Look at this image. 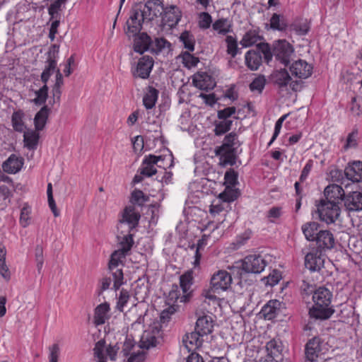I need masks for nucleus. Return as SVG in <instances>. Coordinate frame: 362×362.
Masks as SVG:
<instances>
[{
	"label": "nucleus",
	"instance_id": "obj_1",
	"mask_svg": "<svg viewBox=\"0 0 362 362\" xmlns=\"http://www.w3.org/2000/svg\"><path fill=\"white\" fill-rule=\"evenodd\" d=\"M332 297V293L326 288L320 287L315 290L313 295L314 305L310 310V316L320 320L329 318L334 311L329 306Z\"/></svg>",
	"mask_w": 362,
	"mask_h": 362
},
{
	"label": "nucleus",
	"instance_id": "obj_2",
	"mask_svg": "<svg viewBox=\"0 0 362 362\" xmlns=\"http://www.w3.org/2000/svg\"><path fill=\"white\" fill-rule=\"evenodd\" d=\"M240 146L235 132H230L226 135L221 146L215 149V154L220 157V162L223 165H233L235 163V152Z\"/></svg>",
	"mask_w": 362,
	"mask_h": 362
},
{
	"label": "nucleus",
	"instance_id": "obj_3",
	"mask_svg": "<svg viewBox=\"0 0 362 362\" xmlns=\"http://www.w3.org/2000/svg\"><path fill=\"white\" fill-rule=\"evenodd\" d=\"M270 79L279 89L284 90L288 86L293 91H299L303 87V81L294 80L286 69L275 70L270 76Z\"/></svg>",
	"mask_w": 362,
	"mask_h": 362
},
{
	"label": "nucleus",
	"instance_id": "obj_4",
	"mask_svg": "<svg viewBox=\"0 0 362 362\" xmlns=\"http://www.w3.org/2000/svg\"><path fill=\"white\" fill-rule=\"evenodd\" d=\"M316 206L320 219L327 224L334 223L339 217L341 209L334 202L321 199Z\"/></svg>",
	"mask_w": 362,
	"mask_h": 362
},
{
	"label": "nucleus",
	"instance_id": "obj_5",
	"mask_svg": "<svg viewBox=\"0 0 362 362\" xmlns=\"http://www.w3.org/2000/svg\"><path fill=\"white\" fill-rule=\"evenodd\" d=\"M126 256L122 254V252L115 250L112 255L108 264V269L110 272L111 276L113 280V288L117 291L122 285L124 284V274L122 269H118L119 263L121 259Z\"/></svg>",
	"mask_w": 362,
	"mask_h": 362
},
{
	"label": "nucleus",
	"instance_id": "obj_6",
	"mask_svg": "<svg viewBox=\"0 0 362 362\" xmlns=\"http://www.w3.org/2000/svg\"><path fill=\"white\" fill-rule=\"evenodd\" d=\"M139 219L140 214L135 211L134 206H126L117 224V231L121 230L122 234L131 232L138 225Z\"/></svg>",
	"mask_w": 362,
	"mask_h": 362
},
{
	"label": "nucleus",
	"instance_id": "obj_7",
	"mask_svg": "<svg viewBox=\"0 0 362 362\" xmlns=\"http://www.w3.org/2000/svg\"><path fill=\"white\" fill-rule=\"evenodd\" d=\"M162 332L158 322H154L146 329L141 335L140 347L148 349L156 346L158 340L161 337Z\"/></svg>",
	"mask_w": 362,
	"mask_h": 362
},
{
	"label": "nucleus",
	"instance_id": "obj_8",
	"mask_svg": "<svg viewBox=\"0 0 362 362\" xmlns=\"http://www.w3.org/2000/svg\"><path fill=\"white\" fill-rule=\"evenodd\" d=\"M59 52V45H52L47 53L45 67L41 74V81L47 83L50 76L57 71V59Z\"/></svg>",
	"mask_w": 362,
	"mask_h": 362
},
{
	"label": "nucleus",
	"instance_id": "obj_9",
	"mask_svg": "<svg viewBox=\"0 0 362 362\" xmlns=\"http://www.w3.org/2000/svg\"><path fill=\"white\" fill-rule=\"evenodd\" d=\"M267 264L266 257L260 255H250L243 260L242 268L247 273L259 274Z\"/></svg>",
	"mask_w": 362,
	"mask_h": 362
},
{
	"label": "nucleus",
	"instance_id": "obj_10",
	"mask_svg": "<svg viewBox=\"0 0 362 362\" xmlns=\"http://www.w3.org/2000/svg\"><path fill=\"white\" fill-rule=\"evenodd\" d=\"M293 54L292 45L284 40L277 41L274 46V56L282 64L287 66Z\"/></svg>",
	"mask_w": 362,
	"mask_h": 362
},
{
	"label": "nucleus",
	"instance_id": "obj_11",
	"mask_svg": "<svg viewBox=\"0 0 362 362\" xmlns=\"http://www.w3.org/2000/svg\"><path fill=\"white\" fill-rule=\"evenodd\" d=\"M230 274L225 270H218L211 278V289L214 293H219L228 289L232 284Z\"/></svg>",
	"mask_w": 362,
	"mask_h": 362
},
{
	"label": "nucleus",
	"instance_id": "obj_12",
	"mask_svg": "<svg viewBox=\"0 0 362 362\" xmlns=\"http://www.w3.org/2000/svg\"><path fill=\"white\" fill-rule=\"evenodd\" d=\"M164 8L160 0H148L144 8L140 11L142 20L152 21L154 18L161 16Z\"/></svg>",
	"mask_w": 362,
	"mask_h": 362
},
{
	"label": "nucleus",
	"instance_id": "obj_13",
	"mask_svg": "<svg viewBox=\"0 0 362 362\" xmlns=\"http://www.w3.org/2000/svg\"><path fill=\"white\" fill-rule=\"evenodd\" d=\"M289 71L292 77L302 81L303 79H306L312 75L313 66L306 61L298 59L291 64Z\"/></svg>",
	"mask_w": 362,
	"mask_h": 362
},
{
	"label": "nucleus",
	"instance_id": "obj_14",
	"mask_svg": "<svg viewBox=\"0 0 362 362\" xmlns=\"http://www.w3.org/2000/svg\"><path fill=\"white\" fill-rule=\"evenodd\" d=\"M163 160V158L161 156H157L151 154L146 156L139 170L140 174L146 177H151L157 174L156 168L161 167L160 165H158V163Z\"/></svg>",
	"mask_w": 362,
	"mask_h": 362
},
{
	"label": "nucleus",
	"instance_id": "obj_15",
	"mask_svg": "<svg viewBox=\"0 0 362 362\" xmlns=\"http://www.w3.org/2000/svg\"><path fill=\"white\" fill-rule=\"evenodd\" d=\"M141 4H138L133 6L129 19L127 21V30L126 33L127 35H132L136 36L142 28V22L144 21L139 19L140 11H141Z\"/></svg>",
	"mask_w": 362,
	"mask_h": 362
},
{
	"label": "nucleus",
	"instance_id": "obj_16",
	"mask_svg": "<svg viewBox=\"0 0 362 362\" xmlns=\"http://www.w3.org/2000/svg\"><path fill=\"white\" fill-rule=\"evenodd\" d=\"M325 259L322 256V250L313 248L305 257V265L310 271H320L324 266Z\"/></svg>",
	"mask_w": 362,
	"mask_h": 362
},
{
	"label": "nucleus",
	"instance_id": "obj_17",
	"mask_svg": "<svg viewBox=\"0 0 362 362\" xmlns=\"http://www.w3.org/2000/svg\"><path fill=\"white\" fill-rule=\"evenodd\" d=\"M153 63L151 57L146 55L140 58L136 69L132 71L134 77L143 79L148 78L153 69Z\"/></svg>",
	"mask_w": 362,
	"mask_h": 362
},
{
	"label": "nucleus",
	"instance_id": "obj_18",
	"mask_svg": "<svg viewBox=\"0 0 362 362\" xmlns=\"http://www.w3.org/2000/svg\"><path fill=\"white\" fill-rule=\"evenodd\" d=\"M193 85L202 90H211L216 86L213 77L205 71H198L192 76Z\"/></svg>",
	"mask_w": 362,
	"mask_h": 362
},
{
	"label": "nucleus",
	"instance_id": "obj_19",
	"mask_svg": "<svg viewBox=\"0 0 362 362\" xmlns=\"http://www.w3.org/2000/svg\"><path fill=\"white\" fill-rule=\"evenodd\" d=\"M325 201L334 202L339 205L344 197L346 196L342 187L337 184H332L327 186L324 190Z\"/></svg>",
	"mask_w": 362,
	"mask_h": 362
},
{
	"label": "nucleus",
	"instance_id": "obj_20",
	"mask_svg": "<svg viewBox=\"0 0 362 362\" xmlns=\"http://www.w3.org/2000/svg\"><path fill=\"white\" fill-rule=\"evenodd\" d=\"M163 21L170 27L175 26L181 18V11L176 6L171 5L164 8Z\"/></svg>",
	"mask_w": 362,
	"mask_h": 362
},
{
	"label": "nucleus",
	"instance_id": "obj_21",
	"mask_svg": "<svg viewBox=\"0 0 362 362\" xmlns=\"http://www.w3.org/2000/svg\"><path fill=\"white\" fill-rule=\"evenodd\" d=\"M344 206L349 211L362 210V192L355 191L349 192L344 197Z\"/></svg>",
	"mask_w": 362,
	"mask_h": 362
},
{
	"label": "nucleus",
	"instance_id": "obj_22",
	"mask_svg": "<svg viewBox=\"0 0 362 362\" xmlns=\"http://www.w3.org/2000/svg\"><path fill=\"white\" fill-rule=\"evenodd\" d=\"M180 288L182 291L181 302H187L192 296L193 284V276L192 272H187L180 277Z\"/></svg>",
	"mask_w": 362,
	"mask_h": 362
},
{
	"label": "nucleus",
	"instance_id": "obj_23",
	"mask_svg": "<svg viewBox=\"0 0 362 362\" xmlns=\"http://www.w3.org/2000/svg\"><path fill=\"white\" fill-rule=\"evenodd\" d=\"M344 173L348 180L353 182H359L362 181V162L354 161L349 163L345 168Z\"/></svg>",
	"mask_w": 362,
	"mask_h": 362
},
{
	"label": "nucleus",
	"instance_id": "obj_24",
	"mask_svg": "<svg viewBox=\"0 0 362 362\" xmlns=\"http://www.w3.org/2000/svg\"><path fill=\"white\" fill-rule=\"evenodd\" d=\"M320 250H331L334 247L335 240L333 234L327 230H322L318 233L315 240Z\"/></svg>",
	"mask_w": 362,
	"mask_h": 362
},
{
	"label": "nucleus",
	"instance_id": "obj_25",
	"mask_svg": "<svg viewBox=\"0 0 362 362\" xmlns=\"http://www.w3.org/2000/svg\"><path fill=\"white\" fill-rule=\"evenodd\" d=\"M23 165V159L15 154H11L2 164L4 172L15 174L21 170Z\"/></svg>",
	"mask_w": 362,
	"mask_h": 362
},
{
	"label": "nucleus",
	"instance_id": "obj_26",
	"mask_svg": "<svg viewBox=\"0 0 362 362\" xmlns=\"http://www.w3.org/2000/svg\"><path fill=\"white\" fill-rule=\"evenodd\" d=\"M203 337L204 336L195 329L194 332L186 334L183 338L182 341L186 348L189 351H191L198 349L202 346L204 341Z\"/></svg>",
	"mask_w": 362,
	"mask_h": 362
},
{
	"label": "nucleus",
	"instance_id": "obj_27",
	"mask_svg": "<svg viewBox=\"0 0 362 362\" xmlns=\"http://www.w3.org/2000/svg\"><path fill=\"white\" fill-rule=\"evenodd\" d=\"M245 62L247 67L251 71H257L262 63V58L260 52L257 50L250 49L245 53Z\"/></svg>",
	"mask_w": 362,
	"mask_h": 362
},
{
	"label": "nucleus",
	"instance_id": "obj_28",
	"mask_svg": "<svg viewBox=\"0 0 362 362\" xmlns=\"http://www.w3.org/2000/svg\"><path fill=\"white\" fill-rule=\"evenodd\" d=\"M320 339L319 337H313L310 339L305 345V357L310 361H314L320 352Z\"/></svg>",
	"mask_w": 362,
	"mask_h": 362
},
{
	"label": "nucleus",
	"instance_id": "obj_29",
	"mask_svg": "<svg viewBox=\"0 0 362 362\" xmlns=\"http://www.w3.org/2000/svg\"><path fill=\"white\" fill-rule=\"evenodd\" d=\"M151 38L146 33H141L134 38V50L139 54H143L150 49Z\"/></svg>",
	"mask_w": 362,
	"mask_h": 362
},
{
	"label": "nucleus",
	"instance_id": "obj_30",
	"mask_svg": "<svg viewBox=\"0 0 362 362\" xmlns=\"http://www.w3.org/2000/svg\"><path fill=\"white\" fill-rule=\"evenodd\" d=\"M195 329L204 337L211 334L214 329V321L212 317L209 315H204L199 317L196 322Z\"/></svg>",
	"mask_w": 362,
	"mask_h": 362
},
{
	"label": "nucleus",
	"instance_id": "obj_31",
	"mask_svg": "<svg viewBox=\"0 0 362 362\" xmlns=\"http://www.w3.org/2000/svg\"><path fill=\"white\" fill-rule=\"evenodd\" d=\"M110 304L107 302L98 305L94 311V322L96 325H103L109 319Z\"/></svg>",
	"mask_w": 362,
	"mask_h": 362
},
{
	"label": "nucleus",
	"instance_id": "obj_32",
	"mask_svg": "<svg viewBox=\"0 0 362 362\" xmlns=\"http://www.w3.org/2000/svg\"><path fill=\"white\" fill-rule=\"evenodd\" d=\"M39 131L29 129L24 132L23 134V145L24 147L30 150L35 151L37 148L40 134Z\"/></svg>",
	"mask_w": 362,
	"mask_h": 362
},
{
	"label": "nucleus",
	"instance_id": "obj_33",
	"mask_svg": "<svg viewBox=\"0 0 362 362\" xmlns=\"http://www.w3.org/2000/svg\"><path fill=\"white\" fill-rule=\"evenodd\" d=\"M117 238L119 240L120 245V247L117 250L122 252V254L126 256L134 244L132 235L130 232H125L122 234L121 230H119L117 233Z\"/></svg>",
	"mask_w": 362,
	"mask_h": 362
},
{
	"label": "nucleus",
	"instance_id": "obj_34",
	"mask_svg": "<svg viewBox=\"0 0 362 362\" xmlns=\"http://www.w3.org/2000/svg\"><path fill=\"white\" fill-rule=\"evenodd\" d=\"M281 303L278 300H271L263 306L261 313L265 319H274L279 310Z\"/></svg>",
	"mask_w": 362,
	"mask_h": 362
},
{
	"label": "nucleus",
	"instance_id": "obj_35",
	"mask_svg": "<svg viewBox=\"0 0 362 362\" xmlns=\"http://www.w3.org/2000/svg\"><path fill=\"white\" fill-rule=\"evenodd\" d=\"M49 114V109L47 105H44L36 113L34 117L35 129L36 131H42L47 123L48 116Z\"/></svg>",
	"mask_w": 362,
	"mask_h": 362
},
{
	"label": "nucleus",
	"instance_id": "obj_36",
	"mask_svg": "<svg viewBox=\"0 0 362 362\" xmlns=\"http://www.w3.org/2000/svg\"><path fill=\"white\" fill-rule=\"evenodd\" d=\"M320 224L311 221L305 223L302 226V231L305 238L309 241H315L321 230L319 229Z\"/></svg>",
	"mask_w": 362,
	"mask_h": 362
},
{
	"label": "nucleus",
	"instance_id": "obj_37",
	"mask_svg": "<svg viewBox=\"0 0 362 362\" xmlns=\"http://www.w3.org/2000/svg\"><path fill=\"white\" fill-rule=\"evenodd\" d=\"M261 39L262 37L259 35L258 31L256 30H249L243 36L240 44L243 47H249L256 44Z\"/></svg>",
	"mask_w": 362,
	"mask_h": 362
},
{
	"label": "nucleus",
	"instance_id": "obj_38",
	"mask_svg": "<svg viewBox=\"0 0 362 362\" xmlns=\"http://www.w3.org/2000/svg\"><path fill=\"white\" fill-rule=\"evenodd\" d=\"M171 44L163 37H157L154 41L151 40L150 50L152 53L158 54L161 52H169L171 49Z\"/></svg>",
	"mask_w": 362,
	"mask_h": 362
},
{
	"label": "nucleus",
	"instance_id": "obj_39",
	"mask_svg": "<svg viewBox=\"0 0 362 362\" xmlns=\"http://www.w3.org/2000/svg\"><path fill=\"white\" fill-rule=\"evenodd\" d=\"M269 25L274 30L284 31L288 27V22L284 15L274 13L270 18Z\"/></svg>",
	"mask_w": 362,
	"mask_h": 362
},
{
	"label": "nucleus",
	"instance_id": "obj_40",
	"mask_svg": "<svg viewBox=\"0 0 362 362\" xmlns=\"http://www.w3.org/2000/svg\"><path fill=\"white\" fill-rule=\"evenodd\" d=\"M266 350L269 358H275L281 354L282 344L279 339H273L266 344Z\"/></svg>",
	"mask_w": 362,
	"mask_h": 362
},
{
	"label": "nucleus",
	"instance_id": "obj_41",
	"mask_svg": "<svg viewBox=\"0 0 362 362\" xmlns=\"http://www.w3.org/2000/svg\"><path fill=\"white\" fill-rule=\"evenodd\" d=\"M158 90L153 87H149L143 98V103L145 107L148 110L153 108L158 100Z\"/></svg>",
	"mask_w": 362,
	"mask_h": 362
},
{
	"label": "nucleus",
	"instance_id": "obj_42",
	"mask_svg": "<svg viewBox=\"0 0 362 362\" xmlns=\"http://www.w3.org/2000/svg\"><path fill=\"white\" fill-rule=\"evenodd\" d=\"M25 115L22 110L15 111L11 116V123L15 131L23 132L25 129L23 117Z\"/></svg>",
	"mask_w": 362,
	"mask_h": 362
},
{
	"label": "nucleus",
	"instance_id": "obj_43",
	"mask_svg": "<svg viewBox=\"0 0 362 362\" xmlns=\"http://www.w3.org/2000/svg\"><path fill=\"white\" fill-rule=\"evenodd\" d=\"M212 28L221 35H226L231 31V25L227 18L218 19L212 24Z\"/></svg>",
	"mask_w": 362,
	"mask_h": 362
},
{
	"label": "nucleus",
	"instance_id": "obj_44",
	"mask_svg": "<svg viewBox=\"0 0 362 362\" xmlns=\"http://www.w3.org/2000/svg\"><path fill=\"white\" fill-rule=\"evenodd\" d=\"M35 94L36 97L32 100V102L36 105H44L48 97V86L47 83H44L42 87L35 90Z\"/></svg>",
	"mask_w": 362,
	"mask_h": 362
},
{
	"label": "nucleus",
	"instance_id": "obj_45",
	"mask_svg": "<svg viewBox=\"0 0 362 362\" xmlns=\"http://www.w3.org/2000/svg\"><path fill=\"white\" fill-rule=\"evenodd\" d=\"M6 250L3 244L0 243V274L6 280L10 279V272L6 265Z\"/></svg>",
	"mask_w": 362,
	"mask_h": 362
},
{
	"label": "nucleus",
	"instance_id": "obj_46",
	"mask_svg": "<svg viewBox=\"0 0 362 362\" xmlns=\"http://www.w3.org/2000/svg\"><path fill=\"white\" fill-rule=\"evenodd\" d=\"M180 40L182 42L185 49L190 52L194 49L195 39L194 35L189 31L183 32L180 36Z\"/></svg>",
	"mask_w": 362,
	"mask_h": 362
},
{
	"label": "nucleus",
	"instance_id": "obj_47",
	"mask_svg": "<svg viewBox=\"0 0 362 362\" xmlns=\"http://www.w3.org/2000/svg\"><path fill=\"white\" fill-rule=\"evenodd\" d=\"M233 124L231 119H221V121L216 122L214 128V134L216 136H221L228 132Z\"/></svg>",
	"mask_w": 362,
	"mask_h": 362
},
{
	"label": "nucleus",
	"instance_id": "obj_48",
	"mask_svg": "<svg viewBox=\"0 0 362 362\" xmlns=\"http://www.w3.org/2000/svg\"><path fill=\"white\" fill-rule=\"evenodd\" d=\"M227 44V53L234 58L238 52V42L235 37L231 35H228L226 38Z\"/></svg>",
	"mask_w": 362,
	"mask_h": 362
},
{
	"label": "nucleus",
	"instance_id": "obj_49",
	"mask_svg": "<svg viewBox=\"0 0 362 362\" xmlns=\"http://www.w3.org/2000/svg\"><path fill=\"white\" fill-rule=\"evenodd\" d=\"M257 47L259 51L263 54L264 60L267 63L272 61L274 56V50L272 52L270 45L268 43L259 42L257 45Z\"/></svg>",
	"mask_w": 362,
	"mask_h": 362
},
{
	"label": "nucleus",
	"instance_id": "obj_50",
	"mask_svg": "<svg viewBox=\"0 0 362 362\" xmlns=\"http://www.w3.org/2000/svg\"><path fill=\"white\" fill-rule=\"evenodd\" d=\"M310 26L306 21L294 23L290 25V30L294 31L298 35H305L309 31Z\"/></svg>",
	"mask_w": 362,
	"mask_h": 362
},
{
	"label": "nucleus",
	"instance_id": "obj_51",
	"mask_svg": "<svg viewBox=\"0 0 362 362\" xmlns=\"http://www.w3.org/2000/svg\"><path fill=\"white\" fill-rule=\"evenodd\" d=\"M182 64L188 69L197 66L199 62V59L188 52H185L182 54Z\"/></svg>",
	"mask_w": 362,
	"mask_h": 362
},
{
	"label": "nucleus",
	"instance_id": "obj_52",
	"mask_svg": "<svg viewBox=\"0 0 362 362\" xmlns=\"http://www.w3.org/2000/svg\"><path fill=\"white\" fill-rule=\"evenodd\" d=\"M266 83V79L264 76H259L255 78L250 84V88L252 91H257L258 93H262Z\"/></svg>",
	"mask_w": 362,
	"mask_h": 362
},
{
	"label": "nucleus",
	"instance_id": "obj_53",
	"mask_svg": "<svg viewBox=\"0 0 362 362\" xmlns=\"http://www.w3.org/2000/svg\"><path fill=\"white\" fill-rule=\"evenodd\" d=\"M105 346V341L104 340H100L96 344L93 349L94 354L98 358V362H106L105 357L104 356V348Z\"/></svg>",
	"mask_w": 362,
	"mask_h": 362
},
{
	"label": "nucleus",
	"instance_id": "obj_54",
	"mask_svg": "<svg viewBox=\"0 0 362 362\" xmlns=\"http://www.w3.org/2000/svg\"><path fill=\"white\" fill-rule=\"evenodd\" d=\"M47 194L49 206L51 209L54 216L55 217H57L59 215V212L58 211V210L57 209V206H56L55 202L53 198L52 185L51 183H49L47 185Z\"/></svg>",
	"mask_w": 362,
	"mask_h": 362
},
{
	"label": "nucleus",
	"instance_id": "obj_55",
	"mask_svg": "<svg viewBox=\"0 0 362 362\" xmlns=\"http://www.w3.org/2000/svg\"><path fill=\"white\" fill-rule=\"evenodd\" d=\"M129 298L130 296L129 292L127 290L122 289L117 303V310L122 312L124 310V306L129 301Z\"/></svg>",
	"mask_w": 362,
	"mask_h": 362
},
{
	"label": "nucleus",
	"instance_id": "obj_56",
	"mask_svg": "<svg viewBox=\"0 0 362 362\" xmlns=\"http://www.w3.org/2000/svg\"><path fill=\"white\" fill-rule=\"evenodd\" d=\"M30 214V208L28 204H25L21 209L20 216V223L23 228H25L29 224Z\"/></svg>",
	"mask_w": 362,
	"mask_h": 362
},
{
	"label": "nucleus",
	"instance_id": "obj_57",
	"mask_svg": "<svg viewBox=\"0 0 362 362\" xmlns=\"http://www.w3.org/2000/svg\"><path fill=\"white\" fill-rule=\"evenodd\" d=\"M60 355V347L58 344H53L49 347V362H58Z\"/></svg>",
	"mask_w": 362,
	"mask_h": 362
},
{
	"label": "nucleus",
	"instance_id": "obj_58",
	"mask_svg": "<svg viewBox=\"0 0 362 362\" xmlns=\"http://www.w3.org/2000/svg\"><path fill=\"white\" fill-rule=\"evenodd\" d=\"M36 266L37 268L38 272H40L43 263H44V257H43V249L40 245H37L35 251Z\"/></svg>",
	"mask_w": 362,
	"mask_h": 362
},
{
	"label": "nucleus",
	"instance_id": "obj_59",
	"mask_svg": "<svg viewBox=\"0 0 362 362\" xmlns=\"http://www.w3.org/2000/svg\"><path fill=\"white\" fill-rule=\"evenodd\" d=\"M212 23L211 16L206 12H203L200 14V20L199 21V26L202 29H207L210 27Z\"/></svg>",
	"mask_w": 362,
	"mask_h": 362
},
{
	"label": "nucleus",
	"instance_id": "obj_60",
	"mask_svg": "<svg viewBox=\"0 0 362 362\" xmlns=\"http://www.w3.org/2000/svg\"><path fill=\"white\" fill-rule=\"evenodd\" d=\"M283 214V208L281 206H273L267 212V217L271 218L270 221L274 222Z\"/></svg>",
	"mask_w": 362,
	"mask_h": 362
},
{
	"label": "nucleus",
	"instance_id": "obj_61",
	"mask_svg": "<svg viewBox=\"0 0 362 362\" xmlns=\"http://www.w3.org/2000/svg\"><path fill=\"white\" fill-rule=\"evenodd\" d=\"M238 192L233 189H228V187H226V190L220 194V197L224 201L227 202H230L234 201L238 197Z\"/></svg>",
	"mask_w": 362,
	"mask_h": 362
},
{
	"label": "nucleus",
	"instance_id": "obj_62",
	"mask_svg": "<svg viewBox=\"0 0 362 362\" xmlns=\"http://www.w3.org/2000/svg\"><path fill=\"white\" fill-rule=\"evenodd\" d=\"M236 112V108L235 107H226L223 110H221L218 111V117L220 119H229L228 118L235 114Z\"/></svg>",
	"mask_w": 362,
	"mask_h": 362
},
{
	"label": "nucleus",
	"instance_id": "obj_63",
	"mask_svg": "<svg viewBox=\"0 0 362 362\" xmlns=\"http://www.w3.org/2000/svg\"><path fill=\"white\" fill-rule=\"evenodd\" d=\"M238 174L234 170H228L224 176L225 183L234 186L237 182Z\"/></svg>",
	"mask_w": 362,
	"mask_h": 362
},
{
	"label": "nucleus",
	"instance_id": "obj_64",
	"mask_svg": "<svg viewBox=\"0 0 362 362\" xmlns=\"http://www.w3.org/2000/svg\"><path fill=\"white\" fill-rule=\"evenodd\" d=\"M357 136H358V132H352L351 133L349 134L347 139H346V143L344 146L345 149H348L350 148H354L357 146Z\"/></svg>",
	"mask_w": 362,
	"mask_h": 362
}]
</instances>
